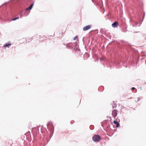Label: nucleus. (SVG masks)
I'll list each match as a JSON object with an SVG mask.
<instances>
[{
	"mask_svg": "<svg viewBox=\"0 0 146 146\" xmlns=\"http://www.w3.org/2000/svg\"><path fill=\"white\" fill-rule=\"evenodd\" d=\"M92 139L94 142H98L101 139L100 137L98 135H95L92 137Z\"/></svg>",
	"mask_w": 146,
	"mask_h": 146,
	"instance_id": "nucleus-1",
	"label": "nucleus"
},
{
	"mask_svg": "<svg viewBox=\"0 0 146 146\" xmlns=\"http://www.w3.org/2000/svg\"><path fill=\"white\" fill-rule=\"evenodd\" d=\"M74 44L75 43H70L67 44L66 46L70 48L73 49L74 48Z\"/></svg>",
	"mask_w": 146,
	"mask_h": 146,
	"instance_id": "nucleus-2",
	"label": "nucleus"
},
{
	"mask_svg": "<svg viewBox=\"0 0 146 146\" xmlns=\"http://www.w3.org/2000/svg\"><path fill=\"white\" fill-rule=\"evenodd\" d=\"M92 27V25H90L86 26L83 28V30L84 31H87L90 29Z\"/></svg>",
	"mask_w": 146,
	"mask_h": 146,
	"instance_id": "nucleus-3",
	"label": "nucleus"
},
{
	"mask_svg": "<svg viewBox=\"0 0 146 146\" xmlns=\"http://www.w3.org/2000/svg\"><path fill=\"white\" fill-rule=\"evenodd\" d=\"M11 44L10 42H8L5 43V45L3 46V47L5 48L6 49V48H9L11 46Z\"/></svg>",
	"mask_w": 146,
	"mask_h": 146,
	"instance_id": "nucleus-4",
	"label": "nucleus"
},
{
	"mask_svg": "<svg viewBox=\"0 0 146 146\" xmlns=\"http://www.w3.org/2000/svg\"><path fill=\"white\" fill-rule=\"evenodd\" d=\"M112 115L114 118H115L117 115V110L115 109L112 111Z\"/></svg>",
	"mask_w": 146,
	"mask_h": 146,
	"instance_id": "nucleus-5",
	"label": "nucleus"
},
{
	"mask_svg": "<svg viewBox=\"0 0 146 146\" xmlns=\"http://www.w3.org/2000/svg\"><path fill=\"white\" fill-rule=\"evenodd\" d=\"M118 23L116 21L112 24V26L113 28H116L118 26Z\"/></svg>",
	"mask_w": 146,
	"mask_h": 146,
	"instance_id": "nucleus-6",
	"label": "nucleus"
},
{
	"mask_svg": "<svg viewBox=\"0 0 146 146\" xmlns=\"http://www.w3.org/2000/svg\"><path fill=\"white\" fill-rule=\"evenodd\" d=\"M113 123L116 125V127H118L119 126V123L117 121L114 120L113 121Z\"/></svg>",
	"mask_w": 146,
	"mask_h": 146,
	"instance_id": "nucleus-7",
	"label": "nucleus"
},
{
	"mask_svg": "<svg viewBox=\"0 0 146 146\" xmlns=\"http://www.w3.org/2000/svg\"><path fill=\"white\" fill-rule=\"evenodd\" d=\"M33 5H34L33 3L32 4L30 5V7H29L26 9H25L26 11H27L29 10H31L32 9Z\"/></svg>",
	"mask_w": 146,
	"mask_h": 146,
	"instance_id": "nucleus-8",
	"label": "nucleus"
},
{
	"mask_svg": "<svg viewBox=\"0 0 146 146\" xmlns=\"http://www.w3.org/2000/svg\"><path fill=\"white\" fill-rule=\"evenodd\" d=\"M30 13V12H28L27 11L25 10V11L24 13V15L25 16H27L29 15Z\"/></svg>",
	"mask_w": 146,
	"mask_h": 146,
	"instance_id": "nucleus-9",
	"label": "nucleus"
},
{
	"mask_svg": "<svg viewBox=\"0 0 146 146\" xmlns=\"http://www.w3.org/2000/svg\"><path fill=\"white\" fill-rule=\"evenodd\" d=\"M138 23L137 22H135L134 23L133 25H132V26L133 27H136Z\"/></svg>",
	"mask_w": 146,
	"mask_h": 146,
	"instance_id": "nucleus-10",
	"label": "nucleus"
},
{
	"mask_svg": "<svg viewBox=\"0 0 146 146\" xmlns=\"http://www.w3.org/2000/svg\"><path fill=\"white\" fill-rule=\"evenodd\" d=\"M19 19V17H15L14 19H12V20L13 21H15L16 20L18 19Z\"/></svg>",
	"mask_w": 146,
	"mask_h": 146,
	"instance_id": "nucleus-11",
	"label": "nucleus"
},
{
	"mask_svg": "<svg viewBox=\"0 0 146 146\" xmlns=\"http://www.w3.org/2000/svg\"><path fill=\"white\" fill-rule=\"evenodd\" d=\"M116 106V105L115 104H114L112 106L113 108H115Z\"/></svg>",
	"mask_w": 146,
	"mask_h": 146,
	"instance_id": "nucleus-12",
	"label": "nucleus"
},
{
	"mask_svg": "<svg viewBox=\"0 0 146 146\" xmlns=\"http://www.w3.org/2000/svg\"><path fill=\"white\" fill-rule=\"evenodd\" d=\"M77 38H78V36H76L75 37V38H74V40H76L77 39Z\"/></svg>",
	"mask_w": 146,
	"mask_h": 146,
	"instance_id": "nucleus-13",
	"label": "nucleus"
},
{
	"mask_svg": "<svg viewBox=\"0 0 146 146\" xmlns=\"http://www.w3.org/2000/svg\"><path fill=\"white\" fill-rule=\"evenodd\" d=\"M135 89V88H134V87H132L131 88V89L132 90H134Z\"/></svg>",
	"mask_w": 146,
	"mask_h": 146,
	"instance_id": "nucleus-14",
	"label": "nucleus"
},
{
	"mask_svg": "<svg viewBox=\"0 0 146 146\" xmlns=\"http://www.w3.org/2000/svg\"><path fill=\"white\" fill-rule=\"evenodd\" d=\"M137 99H138V100H137V101H139L140 100V99L139 98H137Z\"/></svg>",
	"mask_w": 146,
	"mask_h": 146,
	"instance_id": "nucleus-15",
	"label": "nucleus"
},
{
	"mask_svg": "<svg viewBox=\"0 0 146 146\" xmlns=\"http://www.w3.org/2000/svg\"><path fill=\"white\" fill-rule=\"evenodd\" d=\"M100 60L101 61V60H103V58H101L100 59Z\"/></svg>",
	"mask_w": 146,
	"mask_h": 146,
	"instance_id": "nucleus-16",
	"label": "nucleus"
},
{
	"mask_svg": "<svg viewBox=\"0 0 146 146\" xmlns=\"http://www.w3.org/2000/svg\"><path fill=\"white\" fill-rule=\"evenodd\" d=\"M50 123V125H52V123L50 122V123Z\"/></svg>",
	"mask_w": 146,
	"mask_h": 146,
	"instance_id": "nucleus-17",
	"label": "nucleus"
},
{
	"mask_svg": "<svg viewBox=\"0 0 146 146\" xmlns=\"http://www.w3.org/2000/svg\"><path fill=\"white\" fill-rule=\"evenodd\" d=\"M90 129L91 130H92L93 129H91L90 127Z\"/></svg>",
	"mask_w": 146,
	"mask_h": 146,
	"instance_id": "nucleus-18",
	"label": "nucleus"
},
{
	"mask_svg": "<svg viewBox=\"0 0 146 146\" xmlns=\"http://www.w3.org/2000/svg\"><path fill=\"white\" fill-rule=\"evenodd\" d=\"M52 127H53V129H54V127L53 126H52Z\"/></svg>",
	"mask_w": 146,
	"mask_h": 146,
	"instance_id": "nucleus-19",
	"label": "nucleus"
}]
</instances>
